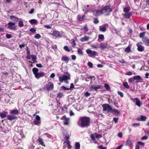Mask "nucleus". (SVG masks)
Returning <instances> with one entry per match:
<instances>
[{"mask_svg":"<svg viewBox=\"0 0 149 149\" xmlns=\"http://www.w3.org/2000/svg\"><path fill=\"white\" fill-rule=\"evenodd\" d=\"M102 12L103 14L104 13H110L111 12L112 10V9L110 8V6H105L102 8Z\"/></svg>","mask_w":149,"mask_h":149,"instance_id":"7","label":"nucleus"},{"mask_svg":"<svg viewBox=\"0 0 149 149\" xmlns=\"http://www.w3.org/2000/svg\"><path fill=\"white\" fill-rule=\"evenodd\" d=\"M134 100H136L135 104L138 106L139 107H140L141 106V102L139 100L138 98L137 97L136 98L134 99Z\"/></svg>","mask_w":149,"mask_h":149,"instance_id":"21","label":"nucleus"},{"mask_svg":"<svg viewBox=\"0 0 149 149\" xmlns=\"http://www.w3.org/2000/svg\"><path fill=\"white\" fill-rule=\"evenodd\" d=\"M77 52L78 54L83 55V52L82 51L81 49H79L77 50Z\"/></svg>","mask_w":149,"mask_h":149,"instance_id":"44","label":"nucleus"},{"mask_svg":"<svg viewBox=\"0 0 149 149\" xmlns=\"http://www.w3.org/2000/svg\"><path fill=\"white\" fill-rule=\"evenodd\" d=\"M29 56H31V60L33 61V62H35L37 58L36 56L32 55Z\"/></svg>","mask_w":149,"mask_h":149,"instance_id":"35","label":"nucleus"},{"mask_svg":"<svg viewBox=\"0 0 149 149\" xmlns=\"http://www.w3.org/2000/svg\"><path fill=\"white\" fill-rule=\"evenodd\" d=\"M34 9L33 8H32L31 10L29 12V13L30 14H32L34 13Z\"/></svg>","mask_w":149,"mask_h":149,"instance_id":"64","label":"nucleus"},{"mask_svg":"<svg viewBox=\"0 0 149 149\" xmlns=\"http://www.w3.org/2000/svg\"><path fill=\"white\" fill-rule=\"evenodd\" d=\"M7 118L8 120L10 121H12L16 118H17V117L16 116H14L11 115H8L7 116Z\"/></svg>","mask_w":149,"mask_h":149,"instance_id":"12","label":"nucleus"},{"mask_svg":"<svg viewBox=\"0 0 149 149\" xmlns=\"http://www.w3.org/2000/svg\"><path fill=\"white\" fill-rule=\"evenodd\" d=\"M88 66L90 68H92L93 67V64L90 62H89L88 63Z\"/></svg>","mask_w":149,"mask_h":149,"instance_id":"56","label":"nucleus"},{"mask_svg":"<svg viewBox=\"0 0 149 149\" xmlns=\"http://www.w3.org/2000/svg\"><path fill=\"white\" fill-rule=\"evenodd\" d=\"M26 45V44H22L21 45H19V47L22 49L23 47H25Z\"/></svg>","mask_w":149,"mask_h":149,"instance_id":"61","label":"nucleus"},{"mask_svg":"<svg viewBox=\"0 0 149 149\" xmlns=\"http://www.w3.org/2000/svg\"><path fill=\"white\" fill-rule=\"evenodd\" d=\"M148 139V137L147 136H143L141 139V140H147Z\"/></svg>","mask_w":149,"mask_h":149,"instance_id":"63","label":"nucleus"},{"mask_svg":"<svg viewBox=\"0 0 149 149\" xmlns=\"http://www.w3.org/2000/svg\"><path fill=\"white\" fill-rule=\"evenodd\" d=\"M10 18L13 21L15 22H18L19 20V19L17 17L13 15H11L10 17Z\"/></svg>","mask_w":149,"mask_h":149,"instance_id":"14","label":"nucleus"},{"mask_svg":"<svg viewBox=\"0 0 149 149\" xmlns=\"http://www.w3.org/2000/svg\"><path fill=\"white\" fill-rule=\"evenodd\" d=\"M63 96L64 95L62 93L59 92L57 94V97H58L60 99L62 98Z\"/></svg>","mask_w":149,"mask_h":149,"instance_id":"32","label":"nucleus"},{"mask_svg":"<svg viewBox=\"0 0 149 149\" xmlns=\"http://www.w3.org/2000/svg\"><path fill=\"white\" fill-rule=\"evenodd\" d=\"M26 50L27 51L26 55L27 56H30V52L29 50V48L28 47H26Z\"/></svg>","mask_w":149,"mask_h":149,"instance_id":"39","label":"nucleus"},{"mask_svg":"<svg viewBox=\"0 0 149 149\" xmlns=\"http://www.w3.org/2000/svg\"><path fill=\"white\" fill-rule=\"evenodd\" d=\"M99 38L101 40H102L104 38V36L102 34H100L98 36Z\"/></svg>","mask_w":149,"mask_h":149,"instance_id":"57","label":"nucleus"},{"mask_svg":"<svg viewBox=\"0 0 149 149\" xmlns=\"http://www.w3.org/2000/svg\"><path fill=\"white\" fill-rule=\"evenodd\" d=\"M70 79V74H68V75H64L63 76H59V80L61 82H63V81L66 83H68V81H67L68 79Z\"/></svg>","mask_w":149,"mask_h":149,"instance_id":"4","label":"nucleus"},{"mask_svg":"<svg viewBox=\"0 0 149 149\" xmlns=\"http://www.w3.org/2000/svg\"><path fill=\"white\" fill-rule=\"evenodd\" d=\"M36 31V29L34 28H31L30 29L29 31L32 33H34Z\"/></svg>","mask_w":149,"mask_h":149,"instance_id":"60","label":"nucleus"},{"mask_svg":"<svg viewBox=\"0 0 149 149\" xmlns=\"http://www.w3.org/2000/svg\"><path fill=\"white\" fill-rule=\"evenodd\" d=\"M29 22L32 24H36L37 23V21L34 19H31V20H30L29 21Z\"/></svg>","mask_w":149,"mask_h":149,"instance_id":"29","label":"nucleus"},{"mask_svg":"<svg viewBox=\"0 0 149 149\" xmlns=\"http://www.w3.org/2000/svg\"><path fill=\"white\" fill-rule=\"evenodd\" d=\"M93 134H94V135H95V137L97 139H100L102 137V135H101L97 133H94Z\"/></svg>","mask_w":149,"mask_h":149,"instance_id":"31","label":"nucleus"},{"mask_svg":"<svg viewBox=\"0 0 149 149\" xmlns=\"http://www.w3.org/2000/svg\"><path fill=\"white\" fill-rule=\"evenodd\" d=\"M70 60L69 58L66 56H63L61 58V60L63 61L66 62L67 63Z\"/></svg>","mask_w":149,"mask_h":149,"instance_id":"16","label":"nucleus"},{"mask_svg":"<svg viewBox=\"0 0 149 149\" xmlns=\"http://www.w3.org/2000/svg\"><path fill=\"white\" fill-rule=\"evenodd\" d=\"M103 88V86L101 85H97L95 86L94 85L91 86L89 88V90L91 91L94 90L95 91L97 92L98 89H101Z\"/></svg>","mask_w":149,"mask_h":149,"instance_id":"6","label":"nucleus"},{"mask_svg":"<svg viewBox=\"0 0 149 149\" xmlns=\"http://www.w3.org/2000/svg\"><path fill=\"white\" fill-rule=\"evenodd\" d=\"M118 94L120 95V96L122 97H123L124 96V95L123 93H122L120 91H118Z\"/></svg>","mask_w":149,"mask_h":149,"instance_id":"53","label":"nucleus"},{"mask_svg":"<svg viewBox=\"0 0 149 149\" xmlns=\"http://www.w3.org/2000/svg\"><path fill=\"white\" fill-rule=\"evenodd\" d=\"M37 141L40 144L44 146H45V145L44 144V142L43 139L41 138H39L38 140Z\"/></svg>","mask_w":149,"mask_h":149,"instance_id":"20","label":"nucleus"},{"mask_svg":"<svg viewBox=\"0 0 149 149\" xmlns=\"http://www.w3.org/2000/svg\"><path fill=\"white\" fill-rule=\"evenodd\" d=\"M90 138L91 139V140L93 141V142L97 144V142L96 140V139L95 138V135H94V134H91L90 135Z\"/></svg>","mask_w":149,"mask_h":149,"instance_id":"24","label":"nucleus"},{"mask_svg":"<svg viewBox=\"0 0 149 149\" xmlns=\"http://www.w3.org/2000/svg\"><path fill=\"white\" fill-rule=\"evenodd\" d=\"M54 88V84L52 82H49L44 87V89L45 91L49 92L50 91L53 90Z\"/></svg>","mask_w":149,"mask_h":149,"instance_id":"3","label":"nucleus"},{"mask_svg":"<svg viewBox=\"0 0 149 149\" xmlns=\"http://www.w3.org/2000/svg\"><path fill=\"white\" fill-rule=\"evenodd\" d=\"M39 70L36 68H34L32 69V71L35 75V78L39 79L40 77H43L44 76V73L43 72H38Z\"/></svg>","mask_w":149,"mask_h":149,"instance_id":"2","label":"nucleus"},{"mask_svg":"<svg viewBox=\"0 0 149 149\" xmlns=\"http://www.w3.org/2000/svg\"><path fill=\"white\" fill-rule=\"evenodd\" d=\"M94 15L96 16H99L101 14H103L102 9L97 10H94L92 11Z\"/></svg>","mask_w":149,"mask_h":149,"instance_id":"10","label":"nucleus"},{"mask_svg":"<svg viewBox=\"0 0 149 149\" xmlns=\"http://www.w3.org/2000/svg\"><path fill=\"white\" fill-rule=\"evenodd\" d=\"M90 138L91 139V140L93 141V142L97 144V142L96 140V139L95 138V135H94V134H91L90 135Z\"/></svg>","mask_w":149,"mask_h":149,"instance_id":"23","label":"nucleus"},{"mask_svg":"<svg viewBox=\"0 0 149 149\" xmlns=\"http://www.w3.org/2000/svg\"><path fill=\"white\" fill-rule=\"evenodd\" d=\"M69 136H65V140L66 142H64V143H66L67 144L70 143V141H69Z\"/></svg>","mask_w":149,"mask_h":149,"instance_id":"45","label":"nucleus"},{"mask_svg":"<svg viewBox=\"0 0 149 149\" xmlns=\"http://www.w3.org/2000/svg\"><path fill=\"white\" fill-rule=\"evenodd\" d=\"M104 87L107 90H109L110 89V87L109 85L107 84H104Z\"/></svg>","mask_w":149,"mask_h":149,"instance_id":"50","label":"nucleus"},{"mask_svg":"<svg viewBox=\"0 0 149 149\" xmlns=\"http://www.w3.org/2000/svg\"><path fill=\"white\" fill-rule=\"evenodd\" d=\"M18 26L20 27H22L24 26V24L23 21H20L18 23Z\"/></svg>","mask_w":149,"mask_h":149,"instance_id":"49","label":"nucleus"},{"mask_svg":"<svg viewBox=\"0 0 149 149\" xmlns=\"http://www.w3.org/2000/svg\"><path fill=\"white\" fill-rule=\"evenodd\" d=\"M125 51L127 53H129L131 52V50L130 48L129 47V46L127 47L125 50Z\"/></svg>","mask_w":149,"mask_h":149,"instance_id":"40","label":"nucleus"},{"mask_svg":"<svg viewBox=\"0 0 149 149\" xmlns=\"http://www.w3.org/2000/svg\"><path fill=\"white\" fill-rule=\"evenodd\" d=\"M146 32H143L140 33L139 35V37L140 38H143L145 35Z\"/></svg>","mask_w":149,"mask_h":149,"instance_id":"43","label":"nucleus"},{"mask_svg":"<svg viewBox=\"0 0 149 149\" xmlns=\"http://www.w3.org/2000/svg\"><path fill=\"white\" fill-rule=\"evenodd\" d=\"M107 26V24H105L103 26H100V27L99 29L101 31L105 32L106 31V26Z\"/></svg>","mask_w":149,"mask_h":149,"instance_id":"17","label":"nucleus"},{"mask_svg":"<svg viewBox=\"0 0 149 149\" xmlns=\"http://www.w3.org/2000/svg\"><path fill=\"white\" fill-rule=\"evenodd\" d=\"M123 86L127 89H129L130 86L128 85V83L127 82H123Z\"/></svg>","mask_w":149,"mask_h":149,"instance_id":"33","label":"nucleus"},{"mask_svg":"<svg viewBox=\"0 0 149 149\" xmlns=\"http://www.w3.org/2000/svg\"><path fill=\"white\" fill-rule=\"evenodd\" d=\"M51 34L53 36L56 38H61L62 37V35L61 34L59 31H53Z\"/></svg>","mask_w":149,"mask_h":149,"instance_id":"9","label":"nucleus"},{"mask_svg":"<svg viewBox=\"0 0 149 149\" xmlns=\"http://www.w3.org/2000/svg\"><path fill=\"white\" fill-rule=\"evenodd\" d=\"M63 48L65 51L67 52H69L70 51V49L67 46H64Z\"/></svg>","mask_w":149,"mask_h":149,"instance_id":"37","label":"nucleus"},{"mask_svg":"<svg viewBox=\"0 0 149 149\" xmlns=\"http://www.w3.org/2000/svg\"><path fill=\"white\" fill-rule=\"evenodd\" d=\"M80 145L79 142H76L75 146V149H80Z\"/></svg>","mask_w":149,"mask_h":149,"instance_id":"28","label":"nucleus"},{"mask_svg":"<svg viewBox=\"0 0 149 149\" xmlns=\"http://www.w3.org/2000/svg\"><path fill=\"white\" fill-rule=\"evenodd\" d=\"M100 46L102 50H104L106 48V45L104 43H101L100 44Z\"/></svg>","mask_w":149,"mask_h":149,"instance_id":"27","label":"nucleus"},{"mask_svg":"<svg viewBox=\"0 0 149 149\" xmlns=\"http://www.w3.org/2000/svg\"><path fill=\"white\" fill-rule=\"evenodd\" d=\"M41 37V36L39 33L36 34L34 36V38L36 39H39Z\"/></svg>","mask_w":149,"mask_h":149,"instance_id":"47","label":"nucleus"},{"mask_svg":"<svg viewBox=\"0 0 149 149\" xmlns=\"http://www.w3.org/2000/svg\"><path fill=\"white\" fill-rule=\"evenodd\" d=\"M97 52L95 51H91L90 54L89 55V56H95L96 55Z\"/></svg>","mask_w":149,"mask_h":149,"instance_id":"34","label":"nucleus"},{"mask_svg":"<svg viewBox=\"0 0 149 149\" xmlns=\"http://www.w3.org/2000/svg\"><path fill=\"white\" fill-rule=\"evenodd\" d=\"M72 59L73 60H75L76 58V56L74 55H72L71 56Z\"/></svg>","mask_w":149,"mask_h":149,"instance_id":"62","label":"nucleus"},{"mask_svg":"<svg viewBox=\"0 0 149 149\" xmlns=\"http://www.w3.org/2000/svg\"><path fill=\"white\" fill-rule=\"evenodd\" d=\"M147 119L146 117L144 116H143V115L141 116V118H137V119L139 121H145L146 120V119Z\"/></svg>","mask_w":149,"mask_h":149,"instance_id":"25","label":"nucleus"},{"mask_svg":"<svg viewBox=\"0 0 149 149\" xmlns=\"http://www.w3.org/2000/svg\"><path fill=\"white\" fill-rule=\"evenodd\" d=\"M133 145L132 142L130 140H127L126 142V145L127 146H132Z\"/></svg>","mask_w":149,"mask_h":149,"instance_id":"26","label":"nucleus"},{"mask_svg":"<svg viewBox=\"0 0 149 149\" xmlns=\"http://www.w3.org/2000/svg\"><path fill=\"white\" fill-rule=\"evenodd\" d=\"M90 118L89 117L83 116L81 117L78 121V125L81 127H87L90 126Z\"/></svg>","mask_w":149,"mask_h":149,"instance_id":"1","label":"nucleus"},{"mask_svg":"<svg viewBox=\"0 0 149 149\" xmlns=\"http://www.w3.org/2000/svg\"><path fill=\"white\" fill-rule=\"evenodd\" d=\"M6 37L7 39H9L12 37V35L10 34H6Z\"/></svg>","mask_w":149,"mask_h":149,"instance_id":"58","label":"nucleus"},{"mask_svg":"<svg viewBox=\"0 0 149 149\" xmlns=\"http://www.w3.org/2000/svg\"><path fill=\"white\" fill-rule=\"evenodd\" d=\"M103 108V111H107L108 112H111V111L112 109V108L110 105L108 104H104L102 105Z\"/></svg>","mask_w":149,"mask_h":149,"instance_id":"5","label":"nucleus"},{"mask_svg":"<svg viewBox=\"0 0 149 149\" xmlns=\"http://www.w3.org/2000/svg\"><path fill=\"white\" fill-rule=\"evenodd\" d=\"M89 37L88 36H85L83 38H81L80 40L82 42L87 41L89 39Z\"/></svg>","mask_w":149,"mask_h":149,"instance_id":"19","label":"nucleus"},{"mask_svg":"<svg viewBox=\"0 0 149 149\" xmlns=\"http://www.w3.org/2000/svg\"><path fill=\"white\" fill-rule=\"evenodd\" d=\"M10 112L12 115L14 114L17 115L19 113V111L18 110L16 109L15 110H11Z\"/></svg>","mask_w":149,"mask_h":149,"instance_id":"22","label":"nucleus"},{"mask_svg":"<svg viewBox=\"0 0 149 149\" xmlns=\"http://www.w3.org/2000/svg\"><path fill=\"white\" fill-rule=\"evenodd\" d=\"M133 78L135 80H139L141 79V77L139 75H136L134 76Z\"/></svg>","mask_w":149,"mask_h":149,"instance_id":"30","label":"nucleus"},{"mask_svg":"<svg viewBox=\"0 0 149 149\" xmlns=\"http://www.w3.org/2000/svg\"><path fill=\"white\" fill-rule=\"evenodd\" d=\"M61 119L64 120L63 124L65 125H68L69 123L70 118H67L65 116H64L62 117Z\"/></svg>","mask_w":149,"mask_h":149,"instance_id":"8","label":"nucleus"},{"mask_svg":"<svg viewBox=\"0 0 149 149\" xmlns=\"http://www.w3.org/2000/svg\"><path fill=\"white\" fill-rule=\"evenodd\" d=\"M61 89L63 90L64 91L65 90H70V88H67L65 86H62L61 87Z\"/></svg>","mask_w":149,"mask_h":149,"instance_id":"51","label":"nucleus"},{"mask_svg":"<svg viewBox=\"0 0 149 149\" xmlns=\"http://www.w3.org/2000/svg\"><path fill=\"white\" fill-rule=\"evenodd\" d=\"M15 22H8V25L9 26V27L10 29H12L11 27L13 25H15Z\"/></svg>","mask_w":149,"mask_h":149,"instance_id":"38","label":"nucleus"},{"mask_svg":"<svg viewBox=\"0 0 149 149\" xmlns=\"http://www.w3.org/2000/svg\"><path fill=\"white\" fill-rule=\"evenodd\" d=\"M71 43L72 44V47H74L76 45V43H75V40L74 39H72L71 40Z\"/></svg>","mask_w":149,"mask_h":149,"instance_id":"36","label":"nucleus"},{"mask_svg":"<svg viewBox=\"0 0 149 149\" xmlns=\"http://www.w3.org/2000/svg\"><path fill=\"white\" fill-rule=\"evenodd\" d=\"M40 120H34L33 123L35 125H38L40 124Z\"/></svg>","mask_w":149,"mask_h":149,"instance_id":"46","label":"nucleus"},{"mask_svg":"<svg viewBox=\"0 0 149 149\" xmlns=\"http://www.w3.org/2000/svg\"><path fill=\"white\" fill-rule=\"evenodd\" d=\"M132 13L131 12L127 13L124 14L123 17L125 19H129L132 15Z\"/></svg>","mask_w":149,"mask_h":149,"instance_id":"13","label":"nucleus"},{"mask_svg":"<svg viewBox=\"0 0 149 149\" xmlns=\"http://www.w3.org/2000/svg\"><path fill=\"white\" fill-rule=\"evenodd\" d=\"M83 29L84 31V32L86 33L88 31V29L86 25H85Z\"/></svg>","mask_w":149,"mask_h":149,"instance_id":"42","label":"nucleus"},{"mask_svg":"<svg viewBox=\"0 0 149 149\" xmlns=\"http://www.w3.org/2000/svg\"><path fill=\"white\" fill-rule=\"evenodd\" d=\"M94 20L93 22L95 24H97L99 22V21L98 20L97 18H93Z\"/></svg>","mask_w":149,"mask_h":149,"instance_id":"48","label":"nucleus"},{"mask_svg":"<svg viewBox=\"0 0 149 149\" xmlns=\"http://www.w3.org/2000/svg\"><path fill=\"white\" fill-rule=\"evenodd\" d=\"M144 43L147 46H149V39L147 37H145L142 39Z\"/></svg>","mask_w":149,"mask_h":149,"instance_id":"11","label":"nucleus"},{"mask_svg":"<svg viewBox=\"0 0 149 149\" xmlns=\"http://www.w3.org/2000/svg\"><path fill=\"white\" fill-rule=\"evenodd\" d=\"M111 111V112H110V113H112L113 112H114L115 114L117 115H118L120 113V111L118 110L112 108V109Z\"/></svg>","mask_w":149,"mask_h":149,"instance_id":"18","label":"nucleus"},{"mask_svg":"<svg viewBox=\"0 0 149 149\" xmlns=\"http://www.w3.org/2000/svg\"><path fill=\"white\" fill-rule=\"evenodd\" d=\"M98 148L99 149H107V147H103L102 145H101L99 146L98 147Z\"/></svg>","mask_w":149,"mask_h":149,"instance_id":"55","label":"nucleus"},{"mask_svg":"<svg viewBox=\"0 0 149 149\" xmlns=\"http://www.w3.org/2000/svg\"><path fill=\"white\" fill-rule=\"evenodd\" d=\"M137 50L139 52H142L144 49V47L142 45H137Z\"/></svg>","mask_w":149,"mask_h":149,"instance_id":"15","label":"nucleus"},{"mask_svg":"<svg viewBox=\"0 0 149 149\" xmlns=\"http://www.w3.org/2000/svg\"><path fill=\"white\" fill-rule=\"evenodd\" d=\"M77 19L79 21H82L83 22V20L82 19V17L80 15H78L77 16Z\"/></svg>","mask_w":149,"mask_h":149,"instance_id":"54","label":"nucleus"},{"mask_svg":"<svg viewBox=\"0 0 149 149\" xmlns=\"http://www.w3.org/2000/svg\"><path fill=\"white\" fill-rule=\"evenodd\" d=\"M137 144H139L141 145L142 146H144L145 145V143L143 142H142L141 141H139L137 142Z\"/></svg>","mask_w":149,"mask_h":149,"instance_id":"59","label":"nucleus"},{"mask_svg":"<svg viewBox=\"0 0 149 149\" xmlns=\"http://www.w3.org/2000/svg\"><path fill=\"white\" fill-rule=\"evenodd\" d=\"M130 9L128 7H125L123 9V11L125 13H128Z\"/></svg>","mask_w":149,"mask_h":149,"instance_id":"41","label":"nucleus"},{"mask_svg":"<svg viewBox=\"0 0 149 149\" xmlns=\"http://www.w3.org/2000/svg\"><path fill=\"white\" fill-rule=\"evenodd\" d=\"M0 116L2 118H4L6 117L7 116L6 114L4 113H1L0 114Z\"/></svg>","mask_w":149,"mask_h":149,"instance_id":"52","label":"nucleus"}]
</instances>
